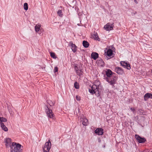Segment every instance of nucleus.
<instances>
[{"instance_id": "8", "label": "nucleus", "mask_w": 152, "mask_h": 152, "mask_svg": "<svg viewBox=\"0 0 152 152\" xmlns=\"http://www.w3.org/2000/svg\"><path fill=\"white\" fill-rule=\"evenodd\" d=\"M68 45L69 46H71V48L74 53H75L76 52L77 50V47L75 44H73L72 41H70L69 42Z\"/></svg>"}, {"instance_id": "13", "label": "nucleus", "mask_w": 152, "mask_h": 152, "mask_svg": "<svg viewBox=\"0 0 152 152\" xmlns=\"http://www.w3.org/2000/svg\"><path fill=\"white\" fill-rule=\"evenodd\" d=\"M95 133L98 135H102L104 133L103 129L101 128H97L96 129Z\"/></svg>"}, {"instance_id": "36", "label": "nucleus", "mask_w": 152, "mask_h": 152, "mask_svg": "<svg viewBox=\"0 0 152 152\" xmlns=\"http://www.w3.org/2000/svg\"><path fill=\"white\" fill-rule=\"evenodd\" d=\"M151 72L152 73V70H151Z\"/></svg>"}, {"instance_id": "23", "label": "nucleus", "mask_w": 152, "mask_h": 152, "mask_svg": "<svg viewBox=\"0 0 152 152\" xmlns=\"http://www.w3.org/2000/svg\"><path fill=\"white\" fill-rule=\"evenodd\" d=\"M41 26L40 25H37L35 26V30L36 32H38Z\"/></svg>"}, {"instance_id": "2", "label": "nucleus", "mask_w": 152, "mask_h": 152, "mask_svg": "<svg viewBox=\"0 0 152 152\" xmlns=\"http://www.w3.org/2000/svg\"><path fill=\"white\" fill-rule=\"evenodd\" d=\"M118 79V77L116 74L115 75H113L110 78L106 79V81L112 86L113 88H115V86H114V85L117 83Z\"/></svg>"}, {"instance_id": "26", "label": "nucleus", "mask_w": 152, "mask_h": 152, "mask_svg": "<svg viewBox=\"0 0 152 152\" xmlns=\"http://www.w3.org/2000/svg\"><path fill=\"white\" fill-rule=\"evenodd\" d=\"M50 55L51 57L54 58H56V57L55 55V54L54 53L50 52Z\"/></svg>"}, {"instance_id": "30", "label": "nucleus", "mask_w": 152, "mask_h": 152, "mask_svg": "<svg viewBox=\"0 0 152 152\" xmlns=\"http://www.w3.org/2000/svg\"><path fill=\"white\" fill-rule=\"evenodd\" d=\"M76 99L77 101H80V97L79 96L77 95L76 96Z\"/></svg>"}, {"instance_id": "16", "label": "nucleus", "mask_w": 152, "mask_h": 152, "mask_svg": "<svg viewBox=\"0 0 152 152\" xmlns=\"http://www.w3.org/2000/svg\"><path fill=\"white\" fill-rule=\"evenodd\" d=\"M91 56L92 58L96 60L98 57V54L96 52H93L91 53Z\"/></svg>"}, {"instance_id": "5", "label": "nucleus", "mask_w": 152, "mask_h": 152, "mask_svg": "<svg viewBox=\"0 0 152 152\" xmlns=\"http://www.w3.org/2000/svg\"><path fill=\"white\" fill-rule=\"evenodd\" d=\"M45 112L48 117L50 118L54 119V114L52 110L48 106H46L45 108Z\"/></svg>"}, {"instance_id": "22", "label": "nucleus", "mask_w": 152, "mask_h": 152, "mask_svg": "<svg viewBox=\"0 0 152 152\" xmlns=\"http://www.w3.org/2000/svg\"><path fill=\"white\" fill-rule=\"evenodd\" d=\"M100 82L97 80H95V81L94 85L96 86L99 88V87L100 86Z\"/></svg>"}, {"instance_id": "4", "label": "nucleus", "mask_w": 152, "mask_h": 152, "mask_svg": "<svg viewBox=\"0 0 152 152\" xmlns=\"http://www.w3.org/2000/svg\"><path fill=\"white\" fill-rule=\"evenodd\" d=\"M51 146V143L50 140L45 143L43 149L44 152H49Z\"/></svg>"}, {"instance_id": "24", "label": "nucleus", "mask_w": 152, "mask_h": 152, "mask_svg": "<svg viewBox=\"0 0 152 152\" xmlns=\"http://www.w3.org/2000/svg\"><path fill=\"white\" fill-rule=\"evenodd\" d=\"M1 127L2 129L5 132H7L8 131V129L5 126L4 124H2L1 125Z\"/></svg>"}, {"instance_id": "33", "label": "nucleus", "mask_w": 152, "mask_h": 152, "mask_svg": "<svg viewBox=\"0 0 152 152\" xmlns=\"http://www.w3.org/2000/svg\"><path fill=\"white\" fill-rule=\"evenodd\" d=\"M134 2H135V3L136 4H137L138 3V2L137 1V0H134Z\"/></svg>"}, {"instance_id": "29", "label": "nucleus", "mask_w": 152, "mask_h": 152, "mask_svg": "<svg viewBox=\"0 0 152 152\" xmlns=\"http://www.w3.org/2000/svg\"><path fill=\"white\" fill-rule=\"evenodd\" d=\"M58 14L60 17H62V11L61 10H59L57 12Z\"/></svg>"}, {"instance_id": "10", "label": "nucleus", "mask_w": 152, "mask_h": 152, "mask_svg": "<svg viewBox=\"0 0 152 152\" xmlns=\"http://www.w3.org/2000/svg\"><path fill=\"white\" fill-rule=\"evenodd\" d=\"M4 142L6 143L5 145L7 148L9 147H10L12 143L11 141V139L10 138H6L4 139Z\"/></svg>"}, {"instance_id": "34", "label": "nucleus", "mask_w": 152, "mask_h": 152, "mask_svg": "<svg viewBox=\"0 0 152 152\" xmlns=\"http://www.w3.org/2000/svg\"><path fill=\"white\" fill-rule=\"evenodd\" d=\"M98 140L99 142H101V140L100 139H98Z\"/></svg>"}, {"instance_id": "20", "label": "nucleus", "mask_w": 152, "mask_h": 152, "mask_svg": "<svg viewBox=\"0 0 152 152\" xmlns=\"http://www.w3.org/2000/svg\"><path fill=\"white\" fill-rule=\"evenodd\" d=\"M92 37L96 40H99V38L98 36L96 33H94L92 34Z\"/></svg>"}, {"instance_id": "6", "label": "nucleus", "mask_w": 152, "mask_h": 152, "mask_svg": "<svg viewBox=\"0 0 152 152\" xmlns=\"http://www.w3.org/2000/svg\"><path fill=\"white\" fill-rule=\"evenodd\" d=\"M105 73L107 76V77L105 78L106 80V79L110 78L113 75H116V74L113 72L110 69H107L105 72Z\"/></svg>"}, {"instance_id": "21", "label": "nucleus", "mask_w": 152, "mask_h": 152, "mask_svg": "<svg viewBox=\"0 0 152 152\" xmlns=\"http://www.w3.org/2000/svg\"><path fill=\"white\" fill-rule=\"evenodd\" d=\"M83 46L85 48H87L89 46V43L86 41H83Z\"/></svg>"}, {"instance_id": "9", "label": "nucleus", "mask_w": 152, "mask_h": 152, "mask_svg": "<svg viewBox=\"0 0 152 152\" xmlns=\"http://www.w3.org/2000/svg\"><path fill=\"white\" fill-rule=\"evenodd\" d=\"M135 136L137 140L140 143L144 142L146 141L145 138L141 137L138 135L136 134Z\"/></svg>"}, {"instance_id": "15", "label": "nucleus", "mask_w": 152, "mask_h": 152, "mask_svg": "<svg viewBox=\"0 0 152 152\" xmlns=\"http://www.w3.org/2000/svg\"><path fill=\"white\" fill-rule=\"evenodd\" d=\"M81 121L82 122V123L84 126H86L88 124V120L86 118H80Z\"/></svg>"}, {"instance_id": "28", "label": "nucleus", "mask_w": 152, "mask_h": 152, "mask_svg": "<svg viewBox=\"0 0 152 152\" xmlns=\"http://www.w3.org/2000/svg\"><path fill=\"white\" fill-rule=\"evenodd\" d=\"M47 102L50 106H52L54 104V103L51 100H48Z\"/></svg>"}, {"instance_id": "11", "label": "nucleus", "mask_w": 152, "mask_h": 152, "mask_svg": "<svg viewBox=\"0 0 152 152\" xmlns=\"http://www.w3.org/2000/svg\"><path fill=\"white\" fill-rule=\"evenodd\" d=\"M120 64L124 68H126L128 69L129 70L131 69L130 65L124 61L121 62Z\"/></svg>"}, {"instance_id": "18", "label": "nucleus", "mask_w": 152, "mask_h": 152, "mask_svg": "<svg viewBox=\"0 0 152 152\" xmlns=\"http://www.w3.org/2000/svg\"><path fill=\"white\" fill-rule=\"evenodd\" d=\"M113 52L112 50L111 49H109L107 51L106 55L110 57L113 55Z\"/></svg>"}, {"instance_id": "25", "label": "nucleus", "mask_w": 152, "mask_h": 152, "mask_svg": "<svg viewBox=\"0 0 152 152\" xmlns=\"http://www.w3.org/2000/svg\"><path fill=\"white\" fill-rule=\"evenodd\" d=\"M24 9L25 10H28V5L27 3H25L23 5Z\"/></svg>"}, {"instance_id": "17", "label": "nucleus", "mask_w": 152, "mask_h": 152, "mask_svg": "<svg viewBox=\"0 0 152 152\" xmlns=\"http://www.w3.org/2000/svg\"><path fill=\"white\" fill-rule=\"evenodd\" d=\"M75 68L77 75L81 76L82 75L81 70L79 69L76 66H75Z\"/></svg>"}, {"instance_id": "31", "label": "nucleus", "mask_w": 152, "mask_h": 152, "mask_svg": "<svg viewBox=\"0 0 152 152\" xmlns=\"http://www.w3.org/2000/svg\"><path fill=\"white\" fill-rule=\"evenodd\" d=\"M58 67H55L54 69V72H56L58 71Z\"/></svg>"}, {"instance_id": "14", "label": "nucleus", "mask_w": 152, "mask_h": 152, "mask_svg": "<svg viewBox=\"0 0 152 152\" xmlns=\"http://www.w3.org/2000/svg\"><path fill=\"white\" fill-rule=\"evenodd\" d=\"M144 99L145 101H147L148 98L152 99V94L150 93H147L144 96Z\"/></svg>"}, {"instance_id": "19", "label": "nucleus", "mask_w": 152, "mask_h": 152, "mask_svg": "<svg viewBox=\"0 0 152 152\" xmlns=\"http://www.w3.org/2000/svg\"><path fill=\"white\" fill-rule=\"evenodd\" d=\"M7 121V119L4 118L0 117V124L1 125L2 124H4L3 122H6Z\"/></svg>"}, {"instance_id": "3", "label": "nucleus", "mask_w": 152, "mask_h": 152, "mask_svg": "<svg viewBox=\"0 0 152 152\" xmlns=\"http://www.w3.org/2000/svg\"><path fill=\"white\" fill-rule=\"evenodd\" d=\"M99 88L96 86H95L93 85L91 87V89H89V91L92 94H95L97 96H98L99 95L98 90Z\"/></svg>"}, {"instance_id": "32", "label": "nucleus", "mask_w": 152, "mask_h": 152, "mask_svg": "<svg viewBox=\"0 0 152 152\" xmlns=\"http://www.w3.org/2000/svg\"><path fill=\"white\" fill-rule=\"evenodd\" d=\"M130 110L134 113L135 111V109L134 108H131Z\"/></svg>"}, {"instance_id": "12", "label": "nucleus", "mask_w": 152, "mask_h": 152, "mask_svg": "<svg viewBox=\"0 0 152 152\" xmlns=\"http://www.w3.org/2000/svg\"><path fill=\"white\" fill-rule=\"evenodd\" d=\"M115 71L117 74L120 75H122L124 73V71L123 69L119 67H115Z\"/></svg>"}, {"instance_id": "27", "label": "nucleus", "mask_w": 152, "mask_h": 152, "mask_svg": "<svg viewBox=\"0 0 152 152\" xmlns=\"http://www.w3.org/2000/svg\"><path fill=\"white\" fill-rule=\"evenodd\" d=\"M74 86L75 87L76 89H78L79 88V84L77 82H75V83L74 84Z\"/></svg>"}, {"instance_id": "7", "label": "nucleus", "mask_w": 152, "mask_h": 152, "mask_svg": "<svg viewBox=\"0 0 152 152\" xmlns=\"http://www.w3.org/2000/svg\"><path fill=\"white\" fill-rule=\"evenodd\" d=\"M114 27V23H107L104 26V28L106 31H109L113 30Z\"/></svg>"}, {"instance_id": "1", "label": "nucleus", "mask_w": 152, "mask_h": 152, "mask_svg": "<svg viewBox=\"0 0 152 152\" xmlns=\"http://www.w3.org/2000/svg\"><path fill=\"white\" fill-rule=\"evenodd\" d=\"M21 146V145L19 144L12 142L10 147V152H22Z\"/></svg>"}, {"instance_id": "35", "label": "nucleus", "mask_w": 152, "mask_h": 152, "mask_svg": "<svg viewBox=\"0 0 152 152\" xmlns=\"http://www.w3.org/2000/svg\"><path fill=\"white\" fill-rule=\"evenodd\" d=\"M103 147L104 148L105 147V145H104V146H103Z\"/></svg>"}]
</instances>
